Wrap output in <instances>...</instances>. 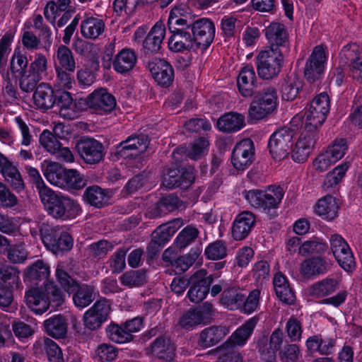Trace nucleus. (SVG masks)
<instances>
[{"label": "nucleus", "instance_id": "nucleus-48", "mask_svg": "<svg viewBox=\"0 0 362 362\" xmlns=\"http://www.w3.org/2000/svg\"><path fill=\"white\" fill-rule=\"evenodd\" d=\"M33 23L34 29L39 32V37L44 43V48L47 50L49 49L52 43L51 28L45 23L44 18L40 14L33 16Z\"/></svg>", "mask_w": 362, "mask_h": 362}, {"label": "nucleus", "instance_id": "nucleus-49", "mask_svg": "<svg viewBox=\"0 0 362 362\" xmlns=\"http://www.w3.org/2000/svg\"><path fill=\"white\" fill-rule=\"evenodd\" d=\"M200 254L199 247L192 248L188 254L174 260L172 267L177 274L185 272L195 262Z\"/></svg>", "mask_w": 362, "mask_h": 362}, {"label": "nucleus", "instance_id": "nucleus-41", "mask_svg": "<svg viewBox=\"0 0 362 362\" xmlns=\"http://www.w3.org/2000/svg\"><path fill=\"white\" fill-rule=\"evenodd\" d=\"M68 170L58 163H50L47 165L44 175L50 184L63 188Z\"/></svg>", "mask_w": 362, "mask_h": 362}, {"label": "nucleus", "instance_id": "nucleus-39", "mask_svg": "<svg viewBox=\"0 0 362 362\" xmlns=\"http://www.w3.org/2000/svg\"><path fill=\"white\" fill-rule=\"evenodd\" d=\"M244 294L235 287L225 289L220 298L221 304L230 310H237L242 308Z\"/></svg>", "mask_w": 362, "mask_h": 362}, {"label": "nucleus", "instance_id": "nucleus-10", "mask_svg": "<svg viewBox=\"0 0 362 362\" xmlns=\"http://www.w3.org/2000/svg\"><path fill=\"white\" fill-rule=\"evenodd\" d=\"M192 39L197 48L206 49L215 37V25L209 18L197 19L189 27Z\"/></svg>", "mask_w": 362, "mask_h": 362}, {"label": "nucleus", "instance_id": "nucleus-61", "mask_svg": "<svg viewBox=\"0 0 362 362\" xmlns=\"http://www.w3.org/2000/svg\"><path fill=\"white\" fill-rule=\"evenodd\" d=\"M204 255L209 259H221L227 255V246L223 240H216L206 247Z\"/></svg>", "mask_w": 362, "mask_h": 362}, {"label": "nucleus", "instance_id": "nucleus-28", "mask_svg": "<svg viewBox=\"0 0 362 362\" xmlns=\"http://www.w3.org/2000/svg\"><path fill=\"white\" fill-rule=\"evenodd\" d=\"M105 30V21L95 16H85L80 25L82 37L88 40H97L103 35Z\"/></svg>", "mask_w": 362, "mask_h": 362}, {"label": "nucleus", "instance_id": "nucleus-16", "mask_svg": "<svg viewBox=\"0 0 362 362\" xmlns=\"http://www.w3.org/2000/svg\"><path fill=\"white\" fill-rule=\"evenodd\" d=\"M284 341L283 331L278 328L273 331L269 339L262 337L257 341V349L261 357L266 362H274L276 353L279 351Z\"/></svg>", "mask_w": 362, "mask_h": 362}, {"label": "nucleus", "instance_id": "nucleus-38", "mask_svg": "<svg viewBox=\"0 0 362 362\" xmlns=\"http://www.w3.org/2000/svg\"><path fill=\"white\" fill-rule=\"evenodd\" d=\"M46 333L57 339L63 338L67 332V322L61 315L50 317L44 322Z\"/></svg>", "mask_w": 362, "mask_h": 362}, {"label": "nucleus", "instance_id": "nucleus-18", "mask_svg": "<svg viewBox=\"0 0 362 362\" xmlns=\"http://www.w3.org/2000/svg\"><path fill=\"white\" fill-rule=\"evenodd\" d=\"M255 154L253 141L250 139L240 141L235 146L231 157V162L235 168L244 170L252 162Z\"/></svg>", "mask_w": 362, "mask_h": 362}, {"label": "nucleus", "instance_id": "nucleus-30", "mask_svg": "<svg viewBox=\"0 0 362 362\" xmlns=\"http://www.w3.org/2000/svg\"><path fill=\"white\" fill-rule=\"evenodd\" d=\"M33 97L37 107L43 110L51 109L56 103L54 89L49 84L45 83L37 86Z\"/></svg>", "mask_w": 362, "mask_h": 362}, {"label": "nucleus", "instance_id": "nucleus-12", "mask_svg": "<svg viewBox=\"0 0 362 362\" xmlns=\"http://www.w3.org/2000/svg\"><path fill=\"white\" fill-rule=\"evenodd\" d=\"M327 59L325 47L322 45L315 47L304 69V76L309 83H315L320 79Z\"/></svg>", "mask_w": 362, "mask_h": 362}, {"label": "nucleus", "instance_id": "nucleus-5", "mask_svg": "<svg viewBox=\"0 0 362 362\" xmlns=\"http://www.w3.org/2000/svg\"><path fill=\"white\" fill-rule=\"evenodd\" d=\"M40 233L46 248L57 255L69 251L73 247V238L67 232L42 223L40 226Z\"/></svg>", "mask_w": 362, "mask_h": 362}, {"label": "nucleus", "instance_id": "nucleus-58", "mask_svg": "<svg viewBox=\"0 0 362 362\" xmlns=\"http://www.w3.org/2000/svg\"><path fill=\"white\" fill-rule=\"evenodd\" d=\"M361 57L359 46L356 43H350L341 49L339 53V61L341 64L349 66Z\"/></svg>", "mask_w": 362, "mask_h": 362}, {"label": "nucleus", "instance_id": "nucleus-6", "mask_svg": "<svg viewBox=\"0 0 362 362\" xmlns=\"http://www.w3.org/2000/svg\"><path fill=\"white\" fill-rule=\"evenodd\" d=\"M329 109V98L327 93H322L315 97L305 113V129L317 133V129L326 120Z\"/></svg>", "mask_w": 362, "mask_h": 362}, {"label": "nucleus", "instance_id": "nucleus-22", "mask_svg": "<svg viewBox=\"0 0 362 362\" xmlns=\"http://www.w3.org/2000/svg\"><path fill=\"white\" fill-rule=\"evenodd\" d=\"M194 21V17L187 6L185 4L175 6L170 12L168 21V29L189 30L190 25Z\"/></svg>", "mask_w": 362, "mask_h": 362}, {"label": "nucleus", "instance_id": "nucleus-54", "mask_svg": "<svg viewBox=\"0 0 362 362\" xmlns=\"http://www.w3.org/2000/svg\"><path fill=\"white\" fill-rule=\"evenodd\" d=\"M107 337L117 344L127 343L133 339V334H129L124 326L110 324L106 328Z\"/></svg>", "mask_w": 362, "mask_h": 362}, {"label": "nucleus", "instance_id": "nucleus-36", "mask_svg": "<svg viewBox=\"0 0 362 362\" xmlns=\"http://www.w3.org/2000/svg\"><path fill=\"white\" fill-rule=\"evenodd\" d=\"M245 125V117L237 112H228L217 121V127L223 132H234L241 129Z\"/></svg>", "mask_w": 362, "mask_h": 362}, {"label": "nucleus", "instance_id": "nucleus-40", "mask_svg": "<svg viewBox=\"0 0 362 362\" xmlns=\"http://www.w3.org/2000/svg\"><path fill=\"white\" fill-rule=\"evenodd\" d=\"M338 205L332 196H325L320 199L315 208L316 214L327 220L334 219L337 214Z\"/></svg>", "mask_w": 362, "mask_h": 362}, {"label": "nucleus", "instance_id": "nucleus-56", "mask_svg": "<svg viewBox=\"0 0 362 362\" xmlns=\"http://www.w3.org/2000/svg\"><path fill=\"white\" fill-rule=\"evenodd\" d=\"M105 198V190L97 185L86 188L83 194L84 200L96 208H101L103 206Z\"/></svg>", "mask_w": 362, "mask_h": 362}, {"label": "nucleus", "instance_id": "nucleus-17", "mask_svg": "<svg viewBox=\"0 0 362 362\" xmlns=\"http://www.w3.org/2000/svg\"><path fill=\"white\" fill-rule=\"evenodd\" d=\"M110 310V305L106 300L96 301L83 315L86 327L90 330H96L107 320Z\"/></svg>", "mask_w": 362, "mask_h": 362}, {"label": "nucleus", "instance_id": "nucleus-34", "mask_svg": "<svg viewBox=\"0 0 362 362\" xmlns=\"http://www.w3.org/2000/svg\"><path fill=\"white\" fill-rule=\"evenodd\" d=\"M136 60L134 51L127 48L122 49L113 61V68L117 73L126 74L134 67Z\"/></svg>", "mask_w": 362, "mask_h": 362}, {"label": "nucleus", "instance_id": "nucleus-51", "mask_svg": "<svg viewBox=\"0 0 362 362\" xmlns=\"http://www.w3.org/2000/svg\"><path fill=\"white\" fill-rule=\"evenodd\" d=\"M49 274V266L42 260L38 259L27 268L25 278L30 281H41L47 279Z\"/></svg>", "mask_w": 362, "mask_h": 362}, {"label": "nucleus", "instance_id": "nucleus-31", "mask_svg": "<svg viewBox=\"0 0 362 362\" xmlns=\"http://www.w3.org/2000/svg\"><path fill=\"white\" fill-rule=\"evenodd\" d=\"M256 75L251 65L244 66L238 78V87L243 97H250L255 93Z\"/></svg>", "mask_w": 362, "mask_h": 362}, {"label": "nucleus", "instance_id": "nucleus-50", "mask_svg": "<svg viewBox=\"0 0 362 362\" xmlns=\"http://www.w3.org/2000/svg\"><path fill=\"white\" fill-rule=\"evenodd\" d=\"M43 290L45 299H47L46 301L48 303V307L51 305L52 308H57L64 303L65 294L54 283H46Z\"/></svg>", "mask_w": 362, "mask_h": 362}, {"label": "nucleus", "instance_id": "nucleus-42", "mask_svg": "<svg viewBox=\"0 0 362 362\" xmlns=\"http://www.w3.org/2000/svg\"><path fill=\"white\" fill-rule=\"evenodd\" d=\"M182 225V220L177 218L169 223L168 225L160 226L153 232L151 240L163 247L164 245L170 240L176 230Z\"/></svg>", "mask_w": 362, "mask_h": 362}, {"label": "nucleus", "instance_id": "nucleus-2", "mask_svg": "<svg viewBox=\"0 0 362 362\" xmlns=\"http://www.w3.org/2000/svg\"><path fill=\"white\" fill-rule=\"evenodd\" d=\"M243 197L253 209L267 214L270 218L277 216L276 209L284 196L283 188L277 185H269L264 189L245 190Z\"/></svg>", "mask_w": 362, "mask_h": 362}, {"label": "nucleus", "instance_id": "nucleus-59", "mask_svg": "<svg viewBox=\"0 0 362 362\" xmlns=\"http://www.w3.org/2000/svg\"><path fill=\"white\" fill-rule=\"evenodd\" d=\"M327 245L318 238H313L301 244L299 247V253L302 255L310 254L324 253L327 249Z\"/></svg>", "mask_w": 362, "mask_h": 362}, {"label": "nucleus", "instance_id": "nucleus-35", "mask_svg": "<svg viewBox=\"0 0 362 362\" xmlns=\"http://www.w3.org/2000/svg\"><path fill=\"white\" fill-rule=\"evenodd\" d=\"M0 174L5 182L16 192H21L25 189V185L22 175L18 167L11 161L0 172Z\"/></svg>", "mask_w": 362, "mask_h": 362}, {"label": "nucleus", "instance_id": "nucleus-7", "mask_svg": "<svg viewBox=\"0 0 362 362\" xmlns=\"http://www.w3.org/2000/svg\"><path fill=\"white\" fill-rule=\"evenodd\" d=\"M79 22V15H76L71 22L66 27L62 37L64 45H60L56 53L55 66H62V69H66L68 71L74 72L76 67V63L71 50L66 46L69 45L71 38L74 33Z\"/></svg>", "mask_w": 362, "mask_h": 362}, {"label": "nucleus", "instance_id": "nucleus-20", "mask_svg": "<svg viewBox=\"0 0 362 362\" xmlns=\"http://www.w3.org/2000/svg\"><path fill=\"white\" fill-rule=\"evenodd\" d=\"M317 133L304 129L291 152L293 160L297 163L305 162L314 146Z\"/></svg>", "mask_w": 362, "mask_h": 362}, {"label": "nucleus", "instance_id": "nucleus-55", "mask_svg": "<svg viewBox=\"0 0 362 362\" xmlns=\"http://www.w3.org/2000/svg\"><path fill=\"white\" fill-rule=\"evenodd\" d=\"M300 86V81L296 77H287L281 88L282 99L287 101L293 100L298 96Z\"/></svg>", "mask_w": 362, "mask_h": 362}, {"label": "nucleus", "instance_id": "nucleus-27", "mask_svg": "<svg viewBox=\"0 0 362 362\" xmlns=\"http://www.w3.org/2000/svg\"><path fill=\"white\" fill-rule=\"evenodd\" d=\"M330 264L322 257H313L300 263V273L305 278L324 274L330 269Z\"/></svg>", "mask_w": 362, "mask_h": 362}, {"label": "nucleus", "instance_id": "nucleus-11", "mask_svg": "<svg viewBox=\"0 0 362 362\" xmlns=\"http://www.w3.org/2000/svg\"><path fill=\"white\" fill-rule=\"evenodd\" d=\"M76 149L81 159L87 164L100 163L105 156L103 144L89 137H82L76 144Z\"/></svg>", "mask_w": 362, "mask_h": 362}, {"label": "nucleus", "instance_id": "nucleus-33", "mask_svg": "<svg viewBox=\"0 0 362 362\" xmlns=\"http://www.w3.org/2000/svg\"><path fill=\"white\" fill-rule=\"evenodd\" d=\"M151 348L154 356L165 361H170L175 355L174 344L165 336L157 337L152 343Z\"/></svg>", "mask_w": 362, "mask_h": 362}, {"label": "nucleus", "instance_id": "nucleus-21", "mask_svg": "<svg viewBox=\"0 0 362 362\" xmlns=\"http://www.w3.org/2000/svg\"><path fill=\"white\" fill-rule=\"evenodd\" d=\"M148 143V136L144 134L129 136L117 147V154L124 158L136 156L146 150Z\"/></svg>", "mask_w": 362, "mask_h": 362}, {"label": "nucleus", "instance_id": "nucleus-19", "mask_svg": "<svg viewBox=\"0 0 362 362\" xmlns=\"http://www.w3.org/2000/svg\"><path fill=\"white\" fill-rule=\"evenodd\" d=\"M148 67L158 85L168 87L173 83L174 69L171 64L164 59H153L148 62Z\"/></svg>", "mask_w": 362, "mask_h": 362}, {"label": "nucleus", "instance_id": "nucleus-13", "mask_svg": "<svg viewBox=\"0 0 362 362\" xmlns=\"http://www.w3.org/2000/svg\"><path fill=\"white\" fill-rule=\"evenodd\" d=\"M88 107L98 115L111 112L116 107V99L106 88H100L89 94L86 100Z\"/></svg>", "mask_w": 362, "mask_h": 362}, {"label": "nucleus", "instance_id": "nucleus-47", "mask_svg": "<svg viewBox=\"0 0 362 362\" xmlns=\"http://www.w3.org/2000/svg\"><path fill=\"white\" fill-rule=\"evenodd\" d=\"M349 166V162H344L335 167L332 171L329 172L325 177L322 187L328 190L337 185L344 178Z\"/></svg>", "mask_w": 362, "mask_h": 362}, {"label": "nucleus", "instance_id": "nucleus-9", "mask_svg": "<svg viewBox=\"0 0 362 362\" xmlns=\"http://www.w3.org/2000/svg\"><path fill=\"white\" fill-rule=\"evenodd\" d=\"M331 251L339 264L346 272H351L356 267L355 259L351 250L344 238L337 234H332L329 237Z\"/></svg>", "mask_w": 362, "mask_h": 362}, {"label": "nucleus", "instance_id": "nucleus-60", "mask_svg": "<svg viewBox=\"0 0 362 362\" xmlns=\"http://www.w3.org/2000/svg\"><path fill=\"white\" fill-rule=\"evenodd\" d=\"M87 185V180L83 175L75 169H69L63 188L81 189Z\"/></svg>", "mask_w": 362, "mask_h": 362}, {"label": "nucleus", "instance_id": "nucleus-62", "mask_svg": "<svg viewBox=\"0 0 362 362\" xmlns=\"http://www.w3.org/2000/svg\"><path fill=\"white\" fill-rule=\"evenodd\" d=\"M42 346L49 362H64L62 349L55 341L49 338H44Z\"/></svg>", "mask_w": 362, "mask_h": 362}, {"label": "nucleus", "instance_id": "nucleus-53", "mask_svg": "<svg viewBox=\"0 0 362 362\" xmlns=\"http://www.w3.org/2000/svg\"><path fill=\"white\" fill-rule=\"evenodd\" d=\"M338 288V281L334 278H326L315 283L311 292L313 296L324 297L334 293Z\"/></svg>", "mask_w": 362, "mask_h": 362}, {"label": "nucleus", "instance_id": "nucleus-1", "mask_svg": "<svg viewBox=\"0 0 362 362\" xmlns=\"http://www.w3.org/2000/svg\"><path fill=\"white\" fill-rule=\"evenodd\" d=\"M46 212L52 218L62 221L76 218L81 212L79 204L50 187L39 195Z\"/></svg>", "mask_w": 362, "mask_h": 362}, {"label": "nucleus", "instance_id": "nucleus-43", "mask_svg": "<svg viewBox=\"0 0 362 362\" xmlns=\"http://www.w3.org/2000/svg\"><path fill=\"white\" fill-rule=\"evenodd\" d=\"M56 276L66 292L73 293L76 291L78 284L69 274V265L66 262H62L57 264Z\"/></svg>", "mask_w": 362, "mask_h": 362}, {"label": "nucleus", "instance_id": "nucleus-26", "mask_svg": "<svg viewBox=\"0 0 362 362\" xmlns=\"http://www.w3.org/2000/svg\"><path fill=\"white\" fill-rule=\"evenodd\" d=\"M258 321L259 317L257 316L250 318L231 334L223 346L227 349L230 346H244L252 334Z\"/></svg>", "mask_w": 362, "mask_h": 362}, {"label": "nucleus", "instance_id": "nucleus-64", "mask_svg": "<svg viewBox=\"0 0 362 362\" xmlns=\"http://www.w3.org/2000/svg\"><path fill=\"white\" fill-rule=\"evenodd\" d=\"M114 245L107 240H99L92 243L88 248L89 255L96 259H103L112 251Z\"/></svg>", "mask_w": 362, "mask_h": 362}, {"label": "nucleus", "instance_id": "nucleus-23", "mask_svg": "<svg viewBox=\"0 0 362 362\" xmlns=\"http://www.w3.org/2000/svg\"><path fill=\"white\" fill-rule=\"evenodd\" d=\"M172 33L168 39V48L173 52H183L196 49L189 30L169 29Z\"/></svg>", "mask_w": 362, "mask_h": 362}, {"label": "nucleus", "instance_id": "nucleus-3", "mask_svg": "<svg viewBox=\"0 0 362 362\" xmlns=\"http://www.w3.org/2000/svg\"><path fill=\"white\" fill-rule=\"evenodd\" d=\"M278 101L276 89L267 86L259 91L250 103L248 115L252 120H259L272 113L276 108Z\"/></svg>", "mask_w": 362, "mask_h": 362}, {"label": "nucleus", "instance_id": "nucleus-8", "mask_svg": "<svg viewBox=\"0 0 362 362\" xmlns=\"http://www.w3.org/2000/svg\"><path fill=\"white\" fill-rule=\"evenodd\" d=\"M293 131L287 127L277 129L271 135L268 148L275 160H281L288 156L293 145Z\"/></svg>", "mask_w": 362, "mask_h": 362}, {"label": "nucleus", "instance_id": "nucleus-44", "mask_svg": "<svg viewBox=\"0 0 362 362\" xmlns=\"http://www.w3.org/2000/svg\"><path fill=\"white\" fill-rule=\"evenodd\" d=\"M73 300L76 307L83 308L90 305L94 300V288L92 286L78 284Z\"/></svg>", "mask_w": 362, "mask_h": 362}, {"label": "nucleus", "instance_id": "nucleus-46", "mask_svg": "<svg viewBox=\"0 0 362 362\" xmlns=\"http://www.w3.org/2000/svg\"><path fill=\"white\" fill-rule=\"evenodd\" d=\"M349 166V162H344L335 167L332 171L329 172L325 177L322 187L328 190L337 185L344 178Z\"/></svg>", "mask_w": 362, "mask_h": 362}, {"label": "nucleus", "instance_id": "nucleus-25", "mask_svg": "<svg viewBox=\"0 0 362 362\" xmlns=\"http://www.w3.org/2000/svg\"><path fill=\"white\" fill-rule=\"evenodd\" d=\"M165 27L162 21H158L151 29L143 42V49L146 54L158 53L165 38Z\"/></svg>", "mask_w": 362, "mask_h": 362}, {"label": "nucleus", "instance_id": "nucleus-52", "mask_svg": "<svg viewBox=\"0 0 362 362\" xmlns=\"http://www.w3.org/2000/svg\"><path fill=\"white\" fill-rule=\"evenodd\" d=\"M121 284L127 287H138L146 281V271L144 269L126 272L119 277Z\"/></svg>", "mask_w": 362, "mask_h": 362}, {"label": "nucleus", "instance_id": "nucleus-29", "mask_svg": "<svg viewBox=\"0 0 362 362\" xmlns=\"http://www.w3.org/2000/svg\"><path fill=\"white\" fill-rule=\"evenodd\" d=\"M229 332L225 326H211L204 329L200 333L197 341L202 348H209L219 343Z\"/></svg>", "mask_w": 362, "mask_h": 362}, {"label": "nucleus", "instance_id": "nucleus-32", "mask_svg": "<svg viewBox=\"0 0 362 362\" xmlns=\"http://www.w3.org/2000/svg\"><path fill=\"white\" fill-rule=\"evenodd\" d=\"M55 105L59 108V115L64 119L71 120L77 116L76 104L71 93L59 90L55 93Z\"/></svg>", "mask_w": 362, "mask_h": 362}, {"label": "nucleus", "instance_id": "nucleus-37", "mask_svg": "<svg viewBox=\"0 0 362 362\" xmlns=\"http://www.w3.org/2000/svg\"><path fill=\"white\" fill-rule=\"evenodd\" d=\"M25 298L28 306L36 314H42L48 309L44 290L31 288L25 293Z\"/></svg>", "mask_w": 362, "mask_h": 362}, {"label": "nucleus", "instance_id": "nucleus-63", "mask_svg": "<svg viewBox=\"0 0 362 362\" xmlns=\"http://www.w3.org/2000/svg\"><path fill=\"white\" fill-rule=\"evenodd\" d=\"M28 60L27 56L20 51L15 50L11 59L10 69L12 74L20 75L28 72Z\"/></svg>", "mask_w": 362, "mask_h": 362}, {"label": "nucleus", "instance_id": "nucleus-24", "mask_svg": "<svg viewBox=\"0 0 362 362\" xmlns=\"http://www.w3.org/2000/svg\"><path fill=\"white\" fill-rule=\"evenodd\" d=\"M256 221L255 216L251 211H245L239 214L232 226V236L235 240H242L250 233Z\"/></svg>", "mask_w": 362, "mask_h": 362}, {"label": "nucleus", "instance_id": "nucleus-4", "mask_svg": "<svg viewBox=\"0 0 362 362\" xmlns=\"http://www.w3.org/2000/svg\"><path fill=\"white\" fill-rule=\"evenodd\" d=\"M286 54L272 48H265L259 52L257 57V71L259 76L269 80L278 76Z\"/></svg>", "mask_w": 362, "mask_h": 362}, {"label": "nucleus", "instance_id": "nucleus-14", "mask_svg": "<svg viewBox=\"0 0 362 362\" xmlns=\"http://www.w3.org/2000/svg\"><path fill=\"white\" fill-rule=\"evenodd\" d=\"M265 36L269 44L266 48L278 49L288 54L290 43L288 33L286 26L278 22H272L265 28Z\"/></svg>", "mask_w": 362, "mask_h": 362}, {"label": "nucleus", "instance_id": "nucleus-57", "mask_svg": "<svg viewBox=\"0 0 362 362\" xmlns=\"http://www.w3.org/2000/svg\"><path fill=\"white\" fill-rule=\"evenodd\" d=\"M199 230L192 226L184 228L175 240L177 247L184 249L193 243L199 235Z\"/></svg>", "mask_w": 362, "mask_h": 362}, {"label": "nucleus", "instance_id": "nucleus-15", "mask_svg": "<svg viewBox=\"0 0 362 362\" xmlns=\"http://www.w3.org/2000/svg\"><path fill=\"white\" fill-rule=\"evenodd\" d=\"M213 281V275L206 276L205 269H200L195 272L190 278L192 286L187 293L190 301L198 303L204 299Z\"/></svg>", "mask_w": 362, "mask_h": 362}, {"label": "nucleus", "instance_id": "nucleus-45", "mask_svg": "<svg viewBox=\"0 0 362 362\" xmlns=\"http://www.w3.org/2000/svg\"><path fill=\"white\" fill-rule=\"evenodd\" d=\"M18 281V271L15 267L0 263V288H13Z\"/></svg>", "mask_w": 362, "mask_h": 362}]
</instances>
